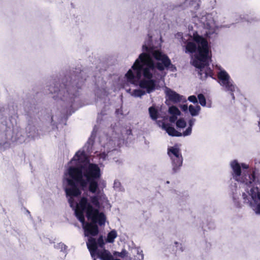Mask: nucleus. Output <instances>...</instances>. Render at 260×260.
<instances>
[{
  "label": "nucleus",
  "mask_w": 260,
  "mask_h": 260,
  "mask_svg": "<svg viewBox=\"0 0 260 260\" xmlns=\"http://www.w3.org/2000/svg\"><path fill=\"white\" fill-rule=\"evenodd\" d=\"M68 175L70 178L67 179V182L70 187L65 188V192L67 196L70 197L68 201L72 207L74 203L73 197H77L82 193L77 184L83 190L88 184L89 191L95 193L99 187L98 180L102 176V173L97 164L89 163L87 166L69 167Z\"/></svg>",
  "instance_id": "nucleus-1"
},
{
  "label": "nucleus",
  "mask_w": 260,
  "mask_h": 260,
  "mask_svg": "<svg viewBox=\"0 0 260 260\" xmlns=\"http://www.w3.org/2000/svg\"><path fill=\"white\" fill-rule=\"evenodd\" d=\"M151 54L155 59L161 62L155 63L148 54L141 53L132 67V69L135 72V74L131 69L125 74V77L128 82L135 84L137 80L141 79L142 74L145 79H152V72L155 69L159 71H162L165 69H170L172 72L176 71V67L172 63L167 54L158 50L152 51Z\"/></svg>",
  "instance_id": "nucleus-2"
},
{
  "label": "nucleus",
  "mask_w": 260,
  "mask_h": 260,
  "mask_svg": "<svg viewBox=\"0 0 260 260\" xmlns=\"http://www.w3.org/2000/svg\"><path fill=\"white\" fill-rule=\"evenodd\" d=\"M77 218L82 223L85 235L96 236L99 233V225H104L106 217L103 212L95 209L88 201L86 197H82L77 204L75 210Z\"/></svg>",
  "instance_id": "nucleus-3"
},
{
  "label": "nucleus",
  "mask_w": 260,
  "mask_h": 260,
  "mask_svg": "<svg viewBox=\"0 0 260 260\" xmlns=\"http://www.w3.org/2000/svg\"><path fill=\"white\" fill-rule=\"evenodd\" d=\"M85 79L80 78V75H75L72 81V77L66 76L62 79V83L59 82L53 83L49 87V90L51 93L56 94L53 96L54 99L59 98L61 100H64L65 98L70 95L76 96L77 89H80L84 83Z\"/></svg>",
  "instance_id": "nucleus-4"
},
{
  "label": "nucleus",
  "mask_w": 260,
  "mask_h": 260,
  "mask_svg": "<svg viewBox=\"0 0 260 260\" xmlns=\"http://www.w3.org/2000/svg\"><path fill=\"white\" fill-rule=\"evenodd\" d=\"M192 40L198 44V54L196 56V59L193 61V65L201 70L205 67L204 62L209 57V46L206 39L199 35L197 31L193 33Z\"/></svg>",
  "instance_id": "nucleus-5"
},
{
  "label": "nucleus",
  "mask_w": 260,
  "mask_h": 260,
  "mask_svg": "<svg viewBox=\"0 0 260 260\" xmlns=\"http://www.w3.org/2000/svg\"><path fill=\"white\" fill-rule=\"evenodd\" d=\"M231 166L233 170V176L234 178L238 181L245 184L247 186L251 185L255 181L256 175L255 171L254 170H249L243 172L242 176L241 175V166L237 160H234L231 163Z\"/></svg>",
  "instance_id": "nucleus-6"
},
{
  "label": "nucleus",
  "mask_w": 260,
  "mask_h": 260,
  "mask_svg": "<svg viewBox=\"0 0 260 260\" xmlns=\"http://www.w3.org/2000/svg\"><path fill=\"white\" fill-rule=\"evenodd\" d=\"M248 195L244 192L242 197L244 202L251 205L252 203L250 200L249 196L253 200L255 205L253 206V209L257 214H260V184H256L255 187H252L250 192L247 191Z\"/></svg>",
  "instance_id": "nucleus-7"
},
{
  "label": "nucleus",
  "mask_w": 260,
  "mask_h": 260,
  "mask_svg": "<svg viewBox=\"0 0 260 260\" xmlns=\"http://www.w3.org/2000/svg\"><path fill=\"white\" fill-rule=\"evenodd\" d=\"M168 155L170 156L173 164V170L177 172L182 165L183 158L178 148L171 147L168 149Z\"/></svg>",
  "instance_id": "nucleus-8"
},
{
  "label": "nucleus",
  "mask_w": 260,
  "mask_h": 260,
  "mask_svg": "<svg viewBox=\"0 0 260 260\" xmlns=\"http://www.w3.org/2000/svg\"><path fill=\"white\" fill-rule=\"evenodd\" d=\"M217 78L219 80V83L224 87L226 90L231 91L234 99L233 92L235 91V86L230 81V77L227 72L224 70L220 71L217 74Z\"/></svg>",
  "instance_id": "nucleus-9"
},
{
  "label": "nucleus",
  "mask_w": 260,
  "mask_h": 260,
  "mask_svg": "<svg viewBox=\"0 0 260 260\" xmlns=\"http://www.w3.org/2000/svg\"><path fill=\"white\" fill-rule=\"evenodd\" d=\"M139 85L140 88L145 89L146 92L150 93L155 89L156 81L154 79H143L140 81Z\"/></svg>",
  "instance_id": "nucleus-10"
},
{
  "label": "nucleus",
  "mask_w": 260,
  "mask_h": 260,
  "mask_svg": "<svg viewBox=\"0 0 260 260\" xmlns=\"http://www.w3.org/2000/svg\"><path fill=\"white\" fill-rule=\"evenodd\" d=\"M87 246L90 252L91 256H93L97 252L98 245L97 242L95 238L90 237L87 242Z\"/></svg>",
  "instance_id": "nucleus-11"
},
{
  "label": "nucleus",
  "mask_w": 260,
  "mask_h": 260,
  "mask_svg": "<svg viewBox=\"0 0 260 260\" xmlns=\"http://www.w3.org/2000/svg\"><path fill=\"white\" fill-rule=\"evenodd\" d=\"M166 95L168 99L174 103L180 102L181 100V96L175 91L171 89H167L166 91Z\"/></svg>",
  "instance_id": "nucleus-12"
},
{
  "label": "nucleus",
  "mask_w": 260,
  "mask_h": 260,
  "mask_svg": "<svg viewBox=\"0 0 260 260\" xmlns=\"http://www.w3.org/2000/svg\"><path fill=\"white\" fill-rule=\"evenodd\" d=\"M72 160H76L80 163L84 164L89 162V159L84 151H78L73 157Z\"/></svg>",
  "instance_id": "nucleus-13"
},
{
  "label": "nucleus",
  "mask_w": 260,
  "mask_h": 260,
  "mask_svg": "<svg viewBox=\"0 0 260 260\" xmlns=\"http://www.w3.org/2000/svg\"><path fill=\"white\" fill-rule=\"evenodd\" d=\"M162 127L165 129L167 133L171 136L173 137H181L182 136V133L176 131L174 127L171 126L169 123L162 124Z\"/></svg>",
  "instance_id": "nucleus-14"
},
{
  "label": "nucleus",
  "mask_w": 260,
  "mask_h": 260,
  "mask_svg": "<svg viewBox=\"0 0 260 260\" xmlns=\"http://www.w3.org/2000/svg\"><path fill=\"white\" fill-rule=\"evenodd\" d=\"M193 42L188 41L186 43L185 52L186 53L193 54L198 51V44Z\"/></svg>",
  "instance_id": "nucleus-15"
},
{
  "label": "nucleus",
  "mask_w": 260,
  "mask_h": 260,
  "mask_svg": "<svg viewBox=\"0 0 260 260\" xmlns=\"http://www.w3.org/2000/svg\"><path fill=\"white\" fill-rule=\"evenodd\" d=\"M198 74L201 80H205L208 77H212L213 71L210 68H204L199 70Z\"/></svg>",
  "instance_id": "nucleus-16"
},
{
  "label": "nucleus",
  "mask_w": 260,
  "mask_h": 260,
  "mask_svg": "<svg viewBox=\"0 0 260 260\" xmlns=\"http://www.w3.org/2000/svg\"><path fill=\"white\" fill-rule=\"evenodd\" d=\"M100 184H99V185ZM99 189V187H98V189L97 191H98ZM96 192H98V193L96 195L92 196L90 197V202L89 203L92 206L93 205L96 207V209H98L99 210V208L100 207V200L101 199V198L103 196H105V195L104 194H102L101 195L98 194V191H96Z\"/></svg>",
  "instance_id": "nucleus-17"
},
{
  "label": "nucleus",
  "mask_w": 260,
  "mask_h": 260,
  "mask_svg": "<svg viewBox=\"0 0 260 260\" xmlns=\"http://www.w3.org/2000/svg\"><path fill=\"white\" fill-rule=\"evenodd\" d=\"M98 255L102 260H113V258L112 255L107 250L99 252Z\"/></svg>",
  "instance_id": "nucleus-18"
},
{
  "label": "nucleus",
  "mask_w": 260,
  "mask_h": 260,
  "mask_svg": "<svg viewBox=\"0 0 260 260\" xmlns=\"http://www.w3.org/2000/svg\"><path fill=\"white\" fill-rule=\"evenodd\" d=\"M149 113L151 118L154 120H156L159 117V113L154 107L151 106L149 108Z\"/></svg>",
  "instance_id": "nucleus-19"
},
{
  "label": "nucleus",
  "mask_w": 260,
  "mask_h": 260,
  "mask_svg": "<svg viewBox=\"0 0 260 260\" xmlns=\"http://www.w3.org/2000/svg\"><path fill=\"white\" fill-rule=\"evenodd\" d=\"M188 110L190 114L192 116H195L199 114L201 110V107L199 105H197L196 107H194L193 106L190 105L188 107Z\"/></svg>",
  "instance_id": "nucleus-20"
},
{
  "label": "nucleus",
  "mask_w": 260,
  "mask_h": 260,
  "mask_svg": "<svg viewBox=\"0 0 260 260\" xmlns=\"http://www.w3.org/2000/svg\"><path fill=\"white\" fill-rule=\"evenodd\" d=\"M117 236V234L116 231L115 230H112L108 233L106 241L108 243H113Z\"/></svg>",
  "instance_id": "nucleus-21"
},
{
  "label": "nucleus",
  "mask_w": 260,
  "mask_h": 260,
  "mask_svg": "<svg viewBox=\"0 0 260 260\" xmlns=\"http://www.w3.org/2000/svg\"><path fill=\"white\" fill-rule=\"evenodd\" d=\"M169 113L173 115H179L180 114V111L175 106H172L169 108Z\"/></svg>",
  "instance_id": "nucleus-22"
},
{
  "label": "nucleus",
  "mask_w": 260,
  "mask_h": 260,
  "mask_svg": "<svg viewBox=\"0 0 260 260\" xmlns=\"http://www.w3.org/2000/svg\"><path fill=\"white\" fill-rule=\"evenodd\" d=\"M145 94V91L140 89H137L134 90L132 95L136 97H141Z\"/></svg>",
  "instance_id": "nucleus-23"
},
{
  "label": "nucleus",
  "mask_w": 260,
  "mask_h": 260,
  "mask_svg": "<svg viewBox=\"0 0 260 260\" xmlns=\"http://www.w3.org/2000/svg\"><path fill=\"white\" fill-rule=\"evenodd\" d=\"M198 98L199 99V103L202 106H205L206 105V100L205 96L203 94L200 93V94H198Z\"/></svg>",
  "instance_id": "nucleus-24"
},
{
  "label": "nucleus",
  "mask_w": 260,
  "mask_h": 260,
  "mask_svg": "<svg viewBox=\"0 0 260 260\" xmlns=\"http://www.w3.org/2000/svg\"><path fill=\"white\" fill-rule=\"evenodd\" d=\"M186 123L184 119L180 118L178 119L176 122V126L178 127L184 128L186 126Z\"/></svg>",
  "instance_id": "nucleus-25"
},
{
  "label": "nucleus",
  "mask_w": 260,
  "mask_h": 260,
  "mask_svg": "<svg viewBox=\"0 0 260 260\" xmlns=\"http://www.w3.org/2000/svg\"><path fill=\"white\" fill-rule=\"evenodd\" d=\"M126 251L125 249H123L121 252H115L114 254L116 256L123 258L126 256Z\"/></svg>",
  "instance_id": "nucleus-26"
},
{
  "label": "nucleus",
  "mask_w": 260,
  "mask_h": 260,
  "mask_svg": "<svg viewBox=\"0 0 260 260\" xmlns=\"http://www.w3.org/2000/svg\"><path fill=\"white\" fill-rule=\"evenodd\" d=\"M97 245L101 247H103L105 245V242L104 241L103 237L102 236H100L97 240Z\"/></svg>",
  "instance_id": "nucleus-27"
},
{
  "label": "nucleus",
  "mask_w": 260,
  "mask_h": 260,
  "mask_svg": "<svg viewBox=\"0 0 260 260\" xmlns=\"http://www.w3.org/2000/svg\"><path fill=\"white\" fill-rule=\"evenodd\" d=\"M192 131V127L188 126L186 129L183 132V134H182V136H189L191 134Z\"/></svg>",
  "instance_id": "nucleus-28"
},
{
  "label": "nucleus",
  "mask_w": 260,
  "mask_h": 260,
  "mask_svg": "<svg viewBox=\"0 0 260 260\" xmlns=\"http://www.w3.org/2000/svg\"><path fill=\"white\" fill-rule=\"evenodd\" d=\"M188 100L189 101H190V102H192L194 104L198 103L197 98H196V96L195 95L189 96L188 98Z\"/></svg>",
  "instance_id": "nucleus-29"
},
{
  "label": "nucleus",
  "mask_w": 260,
  "mask_h": 260,
  "mask_svg": "<svg viewBox=\"0 0 260 260\" xmlns=\"http://www.w3.org/2000/svg\"><path fill=\"white\" fill-rule=\"evenodd\" d=\"M177 118V117L176 115H172V116L170 117V121L171 122H174L176 120Z\"/></svg>",
  "instance_id": "nucleus-30"
},
{
  "label": "nucleus",
  "mask_w": 260,
  "mask_h": 260,
  "mask_svg": "<svg viewBox=\"0 0 260 260\" xmlns=\"http://www.w3.org/2000/svg\"><path fill=\"white\" fill-rule=\"evenodd\" d=\"M193 3H196V6H195V9L196 10H197L199 8V7H200V5L198 3H196V1H192L190 3V5H193Z\"/></svg>",
  "instance_id": "nucleus-31"
},
{
  "label": "nucleus",
  "mask_w": 260,
  "mask_h": 260,
  "mask_svg": "<svg viewBox=\"0 0 260 260\" xmlns=\"http://www.w3.org/2000/svg\"><path fill=\"white\" fill-rule=\"evenodd\" d=\"M194 121H195L194 119H191L189 120V122H188L189 127H192V125L194 124Z\"/></svg>",
  "instance_id": "nucleus-32"
},
{
  "label": "nucleus",
  "mask_w": 260,
  "mask_h": 260,
  "mask_svg": "<svg viewBox=\"0 0 260 260\" xmlns=\"http://www.w3.org/2000/svg\"><path fill=\"white\" fill-rule=\"evenodd\" d=\"M241 167L244 169H248L249 168V166L245 164L242 163V164H241Z\"/></svg>",
  "instance_id": "nucleus-33"
},
{
  "label": "nucleus",
  "mask_w": 260,
  "mask_h": 260,
  "mask_svg": "<svg viewBox=\"0 0 260 260\" xmlns=\"http://www.w3.org/2000/svg\"><path fill=\"white\" fill-rule=\"evenodd\" d=\"M181 109L183 111H186L188 109V106L187 105H183L182 106H181Z\"/></svg>",
  "instance_id": "nucleus-34"
},
{
  "label": "nucleus",
  "mask_w": 260,
  "mask_h": 260,
  "mask_svg": "<svg viewBox=\"0 0 260 260\" xmlns=\"http://www.w3.org/2000/svg\"><path fill=\"white\" fill-rule=\"evenodd\" d=\"M143 49L146 51H149V50H150V48L146 46V45L143 46Z\"/></svg>",
  "instance_id": "nucleus-35"
},
{
  "label": "nucleus",
  "mask_w": 260,
  "mask_h": 260,
  "mask_svg": "<svg viewBox=\"0 0 260 260\" xmlns=\"http://www.w3.org/2000/svg\"><path fill=\"white\" fill-rule=\"evenodd\" d=\"M101 184L102 185V186H103V187H106V182H105L104 181H103L102 182Z\"/></svg>",
  "instance_id": "nucleus-36"
},
{
  "label": "nucleus",
  "mask_w": 260,
  "mask_h": 260,
  "mask_svg": "<svg viewBox=\"0 0 260 260\" xmlns=\"http://www.w3.org/2000/svg\"><path fill=\"white\" fill-rule=\"evenodd\" d=\"M258 126H259V127L260 128V120L258 121Z\"/></svg>",
  "instance_id": "nucleus-37"
},
{
  "label": "nucleus",
  "mask_w": 260,
  "mask_h": 260,
  "mask_svg": "<svg viewBox=\"0 0 260 260\" xmlns=\"http://www.w3.org/2000/svg\"><path fill=\"white\" fill-rule=\"evenodd\" d=\"M175 244L176 245H177V244H178V243L177 242H175Z\"/></svg>",
  "instance_id": "nucleus-38"
},
{
  "label": "nucleus",
  "mask_w": 260,
  "mask_h": 260,
  "mask_svg": "<svg viewBox=\"0 0 260 260\" xmlns=\"http://www.w3.org/2000/svg\"><path fill=\"white\" fill-rule=\"evenodd\" d=\"M113 260H120V259H113Z\"/></svg>",
  "instance_id": "nucleus-39"
}]
</instances>
